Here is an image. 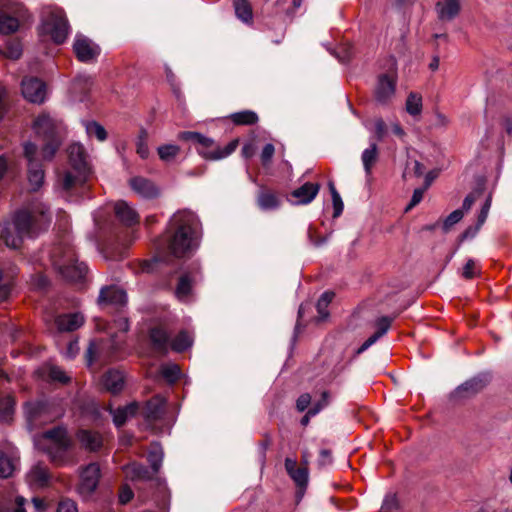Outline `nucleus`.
I'll use <instances>...</instances> for the list:
<instances>
[{
	"label": "nucleus",
	"mask_w": 512,
	"mask_h": 512,
	"mask_svg": "<svg viewBox=\"0 0 512 512\" xmlns=\"http://www.w3.org/2000/svg\"><path fill=\"white\" fill-rule=\"evenodd\" d=\"M19 21L17 17L0 10V34H10L17 31Z\"/></svg>",
	"instance_id": "nucleus-34"
},
{
	"label": "nucleus",
	"mask_w": 512,
	"mask_h": 512,
	"mask_svg": "<svg viewBox=\"0 0 512 512\" xmlns=\"http://www.w3.org/2000/svg\"><path fill=\"white\" fill-rule=\"evenodd\" d=\"M490 207H491V198L488 197L486 199L484 205L482 206V209H481V211H480V213L478 215V221H477L478 227L483 225L484 222L486 221L488 213H489V210H490Z\"/></svg>",
	"instance_id": "nucleus-57"
},
{
	"label": "nucleus",
	"mask_w": 512,
	"mask_h": 512,
	"mask_svg": "<svg viewBox=\"0 0 512 512\" xmlns=\"http://www.w3.org/2000/svg\"><path fill=\"white\" fill-rule=\"evenodd\" d=\"M449 124V119L443 113L436 111L433 126L436 128H445Z\"/></svg>",
	"instance_id": "nucleus-60"
},
{
	"label": "nucleus",
	"mask_w": 512,
	"mask_h": 512,
	"mask_svg": "<svg viewBox=\"0 0 512 512\" xmlns=\"http://www.w3.org/2000/svg\"><path fill=\"white\" fill-rule=\"evenodd\" d=\"M57 512H78V509L74 501L67 499L59 503Z\"/></svg>",
	"instance_id": "nucleus-58"
},
{
	"label": "nucleus",
	"mask_w": 512,
	"mask_h": 512,
	"mask_svg": "<svg viewBox=\"0 0 512 512\" xmlns=\"http://www.w3.org/2000/svg\"><path fill=\"white\" fill-rule=\"evenodd\" d=\"M77 174L66 171L63 176L59 179L60 185L64 191H69L78 184H83L85 181L86 174Z\"/></svg>",
	"instance_id": "nucleus-35"
},
{
	"label": "nucleus",
	"mask_w": 512,
	"mask_h": 512,
	"mask_svg": "<svg viewBox=\"0 0 512 512\" xmlns=\"http://www.w3.org/2000/svg\"><path fill=\"white\" fill-rule=\"evenodd\" d=\"M422 108H423L422 96L419 93L410 92L407 96L406 103H405L406 112L409 115L416 117L421 114Z\"/></svg>",
	"instance_id": "nucleus-31"
},
{
	"label": "nucleus",
	"mask_w": 512,
	"mask_h": 512,
	"mask_svg": "<svg viewBox=\"0 0 512 512\" xmlns=\"http://www.w3.org/2000/svg\"><path fill=\"white\" fill-rule=\"evenodd\" d=\"M74 52L81 62H92L100 54V48L92 40L82 34H77L73 44Z\"/></svg>",
	"instance_id": "nucleus-12"
},
{
	"label": "nucleus",
	"mask_w": 512,
	"mask_h": 512,
	"mask_svg": "<svg viewBox=\"0 0 512 512\" xmlns=\"http://www.w3.org/2000/svg\"><path fill=\"white\" fill-rule=\"evenodd\" d=\"M15 408V399L12 395L0 397V421L9 423L12 420Z\"/></svg>",
	"instance_id": "nucleus-29"
},
{
	"label": "nucleus",
	"mask_w": 512,
	"mask_h": 512,
	"mask_svg": "<svg viewBox=\"0 0 512 512\" xmlns=\"http://www.w3.org/2000/svg\"><path fill=\"white\" fill-rule=\"evenodd\" d=\"M86 133L89 137H96L99 141H104L107 138L105 128L95 121L84 122Z\"/></svg>",
	"instance_id": "nucleus-42"
},
{
	"label": "nucleus",
	"mask_w": 512,
	"mask_h": 512,
	"mask_svg": "<svg viewBox=\"0 0 512 512\" xmlns=\"http://www.w3.org/2000/svg\"><path fill=\"white\" fill-rule=\"evenodd\" d=\"M397 79L395 76L383 74L379 76L375 88L376 101L381 104L388 103L395 94Z\"/></svg>",
	"instance_id": "nucleus-14"
},
{
	"label": "nucleus",
	"mask_w": 512,
	"mask_h": 512,
	"mask_svg": "<svg viewBox=\"0 0 512 512\" xmlns=\"http://www.w3.org/2000/svg\"><path fill=\"white\" fill-rule=\"evenodd\" d=\"M329 404V393L324 391L322 393L321 400L314 403L313 406L309 409L310 415H317L322 409H324Z\"/></svg>",
	"instance_id": "nucleus-51"
},
{
	"label": "nucleus",
	"mask_w": 512,
	"mask_h": 512,
	"mask_svg": "<svg viewBox=\"0 0 512 512\" xmlns=\"http://www.w3.org/2000/svg\"><path fill=\"white\" fill-rule=\"evenodd\" d=\"M137 153L142 159L149 156V148L146 143V131H142L137 141Z\"/></svg>",
	"instance_id": "nucleus-50"
},
{
	"label": "nucleus",
	"mask_w": 512,
	"mask_h": 512,
	"mask_svg": "<svg viewBox=\"0 0 512 512\" xmlns=\"http://www.w3.org/2000/svg\"><path fill=\"white\" fill-rule=\"evenodd\" d=\"M233 5L235 14L239 20L246 24L252 22V9L248 0H234Z\"/></svg>",
	"instance_id": "nucleus-33"
},
{
	"label": "nucleus",
	"mask_w": 512,
	"mask_h": 512,
	"mask_svg": "<svg viewBox=\"0 0 512 512\" xmlns=\"http://www.w3.org/2000/svg\"><path fill=\"white\" fill-rule=\"evenodd\" d=\"M33 129L45 142L42 148L43 159L51 160L62 142V122L50 114L42 113L35 119Z\"/></svg>",
	"instance_id": "nucleus-4"
},
{
	"label": "nucleus",
	"mask_w": 512,
	"mask_h": 512,
	"mask_svg": "<svg viewBox=\"0 0 512 512\" xmlns=\"http://www.w3.org/2000/svg\"><path fill=\"white\" fill-rule=\"evenodd\" d=\"M47 212L48 208L44 204H38L31 212L26 210L15 212L12 219L5 221L0 229V237L6 246L16 249L20 247L24 238L34 237L37 222L50 221Z\"/></svg>",
	"instance_id": "nucleus-2"
},
{
	"label": "nucleus",
	"mask_w": 512,
	"mask_h": 512,
	"mask_svg": "<svg viewBox=\"0 0 512 512\" xmlns=\"http://www.w3.org/2000/svg\"><path fill=\"white\" fill-rule=\"evenodd\" d=\"M164 453L158 443H153L148 452V461L154 473L158 472L163 461Z\"/></svg>",
	"instance_id": "nucleus-37"
},
{
	"label": "nucleus",
	"mask_w": 512,
	"mask_h": 512,
	"mask_svg": "<svg viewBox=\"0 0 512 512\" xmlns=\"http://www.w3.org/2000/svg\"><path fill=\"white\" fill-rule=\"evenodd\" d=\"M320 189L317 183L307 182L291 193L290 202L294 205H306L314 200Z\"/></svg>",
	"instance_id": "nucleus-18"
},
{
	"label": "nucleus",
	"mask_w": 512,
	"mask_h": 512,
	"mask_svg": "<svg viewBox=\"0 0 512 512\" xmlns=\"http://www.w3.org/2000/svg\"><path fill=\"white\" fill-rule=\"evenodd\" d=\"M166 400L160 395H156L146 404L144 416L147 421H156L162 418L165 412Z\"/></svg>",
	"instance_id": "nucleus-26"
},
{
	"label": "nucleus",
	"mask_w": 512,
	"mask_h": 512,
	"mask_svg": "<svg viewBox=\"0 0 512 512\" xmlns=\"http://www.w3.org/2000/svg\"><path fill=\"white\" fill-rule=\"evenodd\" d=\"M464 216V212L461 209H456L451 212L443 223V230L448 231L454 224L458 223Z\"/></svg>",
	"instance_id": "nucleus-48"
},
{
	"label": "nucleus",
	"mask_w": 512,
	"mask_h": 512,
	"mask_svg": "<svg viewBox=\"0 0 512 512\" xmlns=\"http://www.w3.org/2000/svg\"><path fill=\"white\" fill-rule=\"evenodd\" d=\"M192 293V282L188 275L180 277L175 295L181 302H188Z\"/></svg>",
	"instance_id": "nucleus-32"
},
{
	"label": "nucleus",
	"mask_w": 512,
	"mask_h": 512,
	"mask_svg": "<svg viewBox=\"0 0 512 512\" xmlns=\"http://www.w3.org/2000/svg\"><path fill=\"white\" fill-rule=\"evenodd\" d=\"M231 119L237 125H251L258 121V116L254 111L244 110L233 113Z\"/></svg>",
	"instance_id": "nucleus-41"
},
{
	"label": "nucleus",
	"mask_w": 512,
	"mask_h": 512,
	"mask_svg": "<svg viewBox=\"0 0 512 512\" xmlns=\"http://www.w3.org/2000/svg\"><path fill=\"white\" fill-rule=\"evenodd\" d=\"M297 486L305 488L308 483V470L304 467H298L296 470L288 474Z\"/></svg>",
	"instance_id": "nucleus-47"
},
{
	"label": "nucleus",
	"mask_w": 512,
	"mask_h": 512,
	"mask_svg": "<svg viewBox=\"0 0 512 512\" xmlns=\"http://www.w3.org/2000/svg\"><path fill=\"white\" fill-rule=\"evenodd\" d=\"M274 152H275V148H274V145L271 143H267L263 147V150L261 153V161H262L263 165H267L270 163V161L274 155Z\"/></svg>",
	"instance_id": "nucleus-55"
},
{
	"label": "nucleus",
	"mask_w": 512,
	"mask_h": 512,
	"mask_svg": "<svg viewBox=\"0 0 512 512\" xmlns=\"http://www.w3.org/2000/svg\"><path fill=\"white\" fill-rule=\"evenodd\" d=\"M14 471V461L0 451V477L8 478Z\"/></svg>",
	"instance_id": "nucleus-45"
},
{
	"label": "nucleus",
	"mask_w": 512,
	"mask_h": 512,
	"mask_svg": "<svg viewBox=\"0 0 512 512\" xmlns=\"http://www.w3.org/2000/svg\"><path fill=\"white\" fill-rule=\"evenodd\" d=\"M133 498V492L128 487H123L119 494V502L121 504L128 503Z\"/></svg>",
	"instance_id": "nucleus-61"
},
{
	"label": "nucleus",
	"mask_w": 512,
	"mask_h": 512,
	"mask_svg": "<svg viewBox=\"0 0 512 512\" xmlns=\"http://www.w3.org/2000/svg\"><path fill=\"white\" fill-rule=\"evenodd\" d=\"M6 50L4 54L10 58L17 59L21 55V49L18 45L6 47Z\"/></svg>",
	"instance_id": "nucleus-63"
},
{
	"label": "nucleus",
	"mask_w": 512,
	"mask_h": 512,
	"mask_svg": "<svg viewBox=\"0 0 512 512\" xmlns=\"http://www.w3.org/2000/svg\"><path fill=\"white\" fill-rule=\"evenodd\" d=\"M101 476L100 466L96 462L89 463L80 470L79 493L90 496L97 488Z\"/></svg>",
	"instance_id": "nucleus-9"
},
{
	"label": "nucleus",
	"mask_w": 512,
	"mask_h": 512,
	"mask_svg": "<svg viewBox=\"0 0 512 512\" xmlns=\"http://www.w3.org/2000/svg\"><path fill=\"white\" fill-rule=\"evenodd\" d=\"M124 383V375L119 370H108L102 377L104 388L112 394L119 393L123 389Z\"/></svg>",
	"instance_id": "nucleus-23"
},
{
	"label": "nucleus",
	"mask_w": 512,
	"mask_h": 512,
	"mask_svg": "<svg viewBox=\"0 0 512 512\" xmlns=\"http://www.w3.org/2000/svg\"><path fill=\"white\" fill-rule=\"evenodd\" d=\"M163 378L170 384L175 383L181 375L180 367L177 364H166L160 369Z\"/></svg>",
	"instance_id": "nucleus-43"
},
{
	"label": "nucleus",
	"mask_w": 512,
	"mask_h": 512,
	"mask_svg": "<svg viewBox=\"0 0 512 512\" xmlns=\"http://www.w3.org/2000/svg\"><path fill=\"white\" fill-rule=\"evenodd\" d=\"M491 381V374L489 372H482L466 382L459 385L452 396L455 399H464L475 395L480 392Z\"/></svg>",
	"instance_id": "nucleus-11"
},
{
	"label": "nucleus",
	"mask_w": 512,
	"mask_h": 512,
	"mask_svg": "<svg viewBox=\"0 0 512 512\" xmlns=\"http://www.w3.org/2000/svg\"><path fill=\"white\" fill-rule=\"evenodd\" d=\"M114 212L117 218L126 226H132L138 223V213L124 200H120L114 204Z\"/></svg>",
	"instance_id": "nucleus-21"
},
{
	"label": "nucleus",
	"mask_w": 512,
	"mask_h": 512,
	"mask_svg": "<svg viewBox=\"0 0 512 512\" xmlns=\"http://www.w3.org/2000/svg\"><path fill=\"white\" fill-rule=\"evenodd\" d=\"M426 190L427 189H425L424 187L416 188L414 190L411 201L407 207V210L411 209L412 207L416 206L417 204H419L422 201Z\"/></svg>",
	"instance_id": "nucleus-56"
},
{
	"label": "nucleus",
	"mask_w": 512,
	"mask_h": 512,
	"mask_svg": "<svg viewBox=\"0 0 512 512\" xmlns=\"http://www.w3.org/2000/svg\"><path fill=\"white\" fill-rule=\"evenodd\" d=\"M114 325L117 330L120 332H127L129 330V322L128 319L124 316L119 317L114 321Z\"/></svg>",
	"instance_id": "nucleus-62"
},
{
	"label": "nucleus",
	"mask_w": 512,
	"mask_h": 512,
	"mask_svg": "<svg viewBox=\"0 0 512 512\" xmlns=\"http://www.w3.org/2000/svg\"><path fill=\"white\" fill-rule=\"evenodd\" d=\"M178 139L182 141H190L197 145V152L207 160H221L231 155L238 146V140H232L225 147L215 145L212 138L205 135L192 132L183 131L178 134Z\"/></svg>",
	"instance_id": "nucleus-6"
},
{
	"label": "nucleus",
	"mask_w": 512,
	"mask_h": 512,
	"mask_svg": "<svg viewBox=\"0 0 512 512\" xmlns=\"http://www.w3.org/2000/svg\"><path fill=\"white\" fill-rule=\"evenodd\" d=\"M37 147L31 142L24 144V155L28 160V181L32 190H38L44 181V170L42 166L34 161Z\"/></svg>",
	"instance_id": "nucleus-10"
},
{
	"label": "nucleus",
	"mask_w": 512,
	"mask_h": 512,
	"mask_svg": "<svg viewBox=\"0 0 512 512\" xmlns=\"http://www.w3.org/2000/svg\"><path fill=\"white\" fill-rule=\"evenodd\" d=\"M43 438L49 441L45 448L50 460L59 466H73L75 457L69 452L71 439L63 426H57L43 433Z\"/></svg>",
	"instance_id": "nucleus-5"
},
{
	"label": "nucleus",
	"mask_w": 512,
	"mask_h": 512,
	"mask_svg": "<svg viewBox=\"0 0 512 512\" xmlns=\"http://www.w3.org/2000/svg\"><path fill=\"white\" fill-rule=\"evenodd\" d=\"M193 344V337L186 331H181L171 342L170 346L173 351L183 352L189 349Z\"/></svg>",
	"instance_id": "nucleus-36"
},
{
	"label": "nucleus",
	"mask_w": 512,
	"mask_h": 512,
	"mask_svg": "<svg viewBox=\"0 0 512 512\" xmlns=\"http://www.w3.org/2000/svg\"><path fill=\"white\" fill-rule=\"evenodd\" d=\"M478 274L476 263L473 259H469L463 267L462 276L465 279H472Z\"/></svg>",
	"instance_id": "nucleus-54"
},
{
	"label": "nucleus",
	"mask_w": 512,
	"mask_h": 512,
	"mask_svg": "<svg viewBox=\"0 0 512 512\" xmlns=\"http://www.w3.org/2000/svg\"><path fill=\"white\" fill-rule=\"evenodd\" d=\"M334 298V293L330 291L324 292L319 300L317 301L316 308L319 314L318 320L323 321L326 320L329 316V312L327 310L329 304Z\"/></svg>",
	"instance_id": "nucleus-39"
},
{
	"label": "nucleus",
	"mask_w": 512,
	"mask_h": 512,
	"mask_svg": "<svg viewBox=\"0 0 512 512\" xmlns=\"http://www.w3.org/2000/svg\"><path fill=\"white\" fill-rule=\"evenodd\" d=\"M374 128L378 139H382L386 128L385 122L382 119H377L374 123Z\"/></svg>",
	"instance_id": "nucleus-64"
},
{
	"label": "nucleus",
	"mask_w": 512,
	"mask_h": 512,
	"mask_svg": "<svg viewBox=\"0 0 512 512\" xmlns=\"http://www.w3.org/2000/svg\"><path fill=\"white\" fill-rule=\"evenodd\" d=\"M311 403V396L308 393L300 395L296 402V407L299 412L305 411Z\"/></svg>",
	"instance_id": "nucleus-59"
},
{
	"label": "nucleus",
	"mask_w": 512,
	"mask_h": 512,
	"mask_svg": "<svg viewBox=\"0 0 512 512\" xmlns=\"http://www.w3.org/2000/svg\"><path fill=\"white\" fill-rule=\"evenodd\" d=\"M44 253L47 254L53 268L68 281H80L87 273L84 262H78L75 251L68 240H63Z\"/></svg>",
	"instance_id": "nucleus-3"
},
{
	"label": "nucleus",
	"mask_w": 512,
	"mask_h": 512,
	"mask_svg": "<svg viewBox=\"0 0 512 512\" xmlns=\"http://www.w3.org/2000/svg\"><path fill=\"white\" fill-rule=\"evenodd\" d=\"M98 302L100 305L110 304L116 307H124L127 303V294L123 289L116 286L103 287Z\"/></svg>",
	"instance_id": "nucleus-16"
},
{
	"label": "nucleus",
	"mask_w": 512,
	"mask_h": 512,
	"mask_svg": "<svg viewBox=\"0 0 512 512\" xmlns=\"http://www.w3.org/2000/svg\"><path fill=\"white\" fill-rule=\"evenodd\" d=\"M49 376L52 380L54 381H58V382H61V383H66L69 378L68 376L65 374V372L60 369L59 367L57 366H51L50 369H49Z\"/></svg>",
	"instance_id": "nucleus-53"
},
{
	"label": "nucleus",
	"mask_w": 512,
	"mask_h": 512,
	"mask_svg": "<svg viewBox=\"0 0 512 512\" xmlns=\"http://www.w3.org/2000/svg\"><path fill=\"white\" fill-rule=\"evenodd\" d=\"M329 404V393L324 391L322 393L321 400L314 403L313 406L309 409L310 415H317L322 409H324Z\"/></svg>",
	"instance_id": "nucleus-52"
},
{
	"label": "nucleus",
	"mask_w": 512,
	"mask_h": 512,
	"mask_svg": "<svg viewBox=\"0 0 512 512\" xmlns=\"http://www.w3.org/2000/svg\"><path fill=\"white\" fill-rule=\"evenodd\" d=\"M24 415L30 428L44 425L58 417V414L52 412L51 405L42 400L26 402Z\"/></svg>",
	"instance_id": "nucleus-8"
},
{
	"label": "nucleus",
	"mask_w": 512,
	"mask_h": 512,
	"mask_svg": "<svg viewBox=\"0 0 512 512\" xmlns=\"http://www.w3.org/2000/svg\"><path fill=\"white\" fill-rule=\"evenodd\" d=\"M199 219L190 210H180L169 220L166 235L156 243L155 263L168 262V255L180 258L198 247Z\"/></svg>",
	"instance_id": "nucleus-1"
},
{
	"label": "nucleus",
	"mask_w": 512,
	"mask_h": 512,
	"mask_svg": "<svg viewBox=\"0 0 512 512\" xmlns=\"http://www.w3.org/2000/svg\"><path fill=\"white\" fill-rule=\"evenodd\" d=\"M77 439L83 448L89 451H97L101 448L103 440L99 433L81 429L77 433Z\"/></svg>",
	"instance_id": "nucleus-27"
},
{
	"label": "nucleus",
	"mask_w": 512,
	"mask_h": 512,
	"mask_svg": "<svg viewBox=\"0 0 512 512\" xmlns=\"http://www.w3.org/2000/svg\"><path fill=\"white\" fill-rule=\"evenodd\" d=\"M126 475L130 476L133 480H142L150 478L149 470L142 464L132 463L124 468Z\"/></svg>",
	"instance_id": "nucleus-40"
},
{
	"label": "nucleus",
	"mask_w": 512,
	"mask_h": 512,
	"mask_svg": "<svg viewBox=\"0 0 512 512\" xmlns=\"http://www.w3.org/2000/svg\"><path fill=\"white\" fill-rule=\"evenodd\" d=\"M150 341L153 345V348L162 353L167 354L170 346V336L169 334L160 327H154L150 330Z\"/></svg>",
	"instance_id": "nucleus-28"
},
{
	"label": "nucleus",
	"mask_w": 512,
	"mask_h": 512,
	"mask_svg": "<svg viewBox=\"0 0 512 512\" xmlns=\"http://www.w3.org/2000/svg\"><path fill=\"white\" fill-rule=\"evenodd\" d=\"M50 474L46 466L37 463L26 474V481L31 488H44L50 482Z\"/></svg>",
	"instance_id": "nucleus-19"
},
{
	"label": "nucleus",
	"mask_w": 512,
	"mask_h": 512,
	"mask_svg": "<svg viewBox=\"0 0 512 512\" xmlns=\"http://www.w3.org/2000/svg\"><path fill=\"white\" fill-rule=\"evenodd\" d=\"M329 189L331 192L333 208H334L333 216L336 218V217H339L341 215V213L343 212L344 204H343L340 194L337 192L333 182H329Z\"/></svg>",
	"instance_id": "nucleus-46"
},
{
	"label": "nucleus",
	"mask_w": 512,
	"mask_h": 512,
	"mask_svg": "<svg viewBox=\"0 0 512 512\" xmlns=\"http://www.w3.org/2000/svg\"><path fill=\"white\" fill-rule=\"evenodd\" d=\"M67 153L72 168L80 174H87L88 162L84 147L80 143H73L68 147Z\"/></svg>",
	"instance_id": "nucleus-15"
},
{
	"label": "nucleus",
	"mask_w": 512,
	"mask_h": 512,
	"mask_svg": "<svg viewBox=\"0 0 512 512\" xmlns=\"http://www.w3.org/2000/svg\"><path fill=\"white\" fill-rule=\"evenodd\" d=\"M42 31L49 34L55 43H63L70 31L64 11L60 8L51 10L42 22Z\"/></svg>",
	"instance_id": "nucleus-7"
},
{
	"label": "nucleus",
	"mask_w": 512,
	"mask_h": 512,
	"mask_svg": "<svg viewBox=\"0 0 512 512\" xmlns=\"http://www.w3.org/2000/svg\"><path fill=\"white\" fill-rule=\"evenodd\" d=\"M157 151L162 161L169 162L179 154L180 148L177 145L166 144L158 147Z\"/></svg>",
	"instance_id": "nucleus-44"
},
{
	"label": "nucleus",
	"mask_w": 512,
	"mask_h": 512,
	"mask_svg": "<svg viewBox=\"0 0 512 512\" xmlns=\"http://www.w3.org/2000/svg\"><path fill=\"white\" fill-rule=\"evenodd\" d=\"M398 508V500L396 495L388 494L383 500L381 510L383 512H394Z\"/></svg>",
	"instance_id": "nucleus-49"
},
{
	"label": "nucleus",
	"mask_w": 512,
	"mask_h": 512,
	"mask_svg": "<svg viewBox=\"0 0 512 512\" xmlns=\"http://www.w3.org/2000/svg\"><path fill=\"white\" fill-rule=\"evenodd\" d=\"M131 189L142 198H155L159 191L155 184L144 177L136 176L129 180Z\"/></svg>",
	"instance_id": "nucleus-20"
},
{
	"label": "nucleus",
	"mask_w": 512,
	"mask_h": 512,
	"mask_svg": "<svg viewBox=\"0 0 512 512\" xmlns=\"http://www.w3.org/2000/svg\"><path fill=\"white\" fill-rule=\"evenodd\" d=\"M278 197L271 192L262 191L258 195V205L262 210H274L279 207Z\"/></svg>",
	"instance_id": "nucleus-38"
},
{
	"label": "nucleus",
	"mask_w": 512,
	"mask_h": 512,
	"mask_svg": "<svg viewBox=\"0 0 512 512\" xmlns=\"http://www.w3.org/2000/svg\"><path fill=\"white\" fill-rule=\"evenodd\" d=\"M392 320V318H389L387 316L379 318L376 322L377 331L373 335H371L367 340L364 341V343L358 348L357 354L363 353L369 347L375 344L382 336H384L388 332Z\"/></svg>",
	"instance_id": "nucleus-22"
},
{
	"label": "nucleus",
	"mask_w": 512,
	"mask_h": 512,
	"mask_svg": "<svg viewBox=\"0 0 512 512\" xmlns=\"http://www.w3.org/2000/svg\"><path fill=\"white\" fill-rule=\"evenodd\" d=\"M461 11L460 0H438L435 4L437 18L442 22L454 20Z\"/></svg>",
	"instance_id": "nucleus-17"
},
{
	"label": "nucleus",
	"mask_w": 512,
	"mask_h": 512,
	"mask_svg": "<svg viewBox=\"0 0 512 512\" xmlns=\"http://www.w3.org/2000/svg\"><path fill=\"white\" fill-rule=\"evenodd\" d=\"M139 410L138 402H131L123 407H118L113 410L110 408V414L112 415L113 422L117 427H120L126 423V421L134 417Z\"/></svg>",
	"instance_id": "nucleus-24"
},
{
	"label": "nucleus",
	"mask_w": 512,
	"mask_h": 512,
	"mask_svg": "<svg viewBox=\"0 0 512 512\" xmlns=\"http://www.w3.org/2000/svg\"><path fill=\"white\" fill-rule=\"evenodd\" d=\"M84 323L81 313L63 314L56 318V325L59 331L70 332L78 329Z\"/></svg>",
	"instance_id": "nucleus-25"
},
{
	"label": "nucleus",
	"mask_w": 512,
	"mask_h": 512,
	"mask_svg": "<svg viewBox=\"0 0 512 512\" xmlns=\"http://www.w3.org/2000/svg\"><path fill=\"white\" fill-rule=\"evenodd\" d=\"M378 159V150L377 145L375 143H371L368 148H366L361 155V160L363 163V167L366 173V176H370L372 167Z\"/></svg>",
	"instance_id": "nucleus-30"
},
{
	"label": "nucleus",
	"mask_w": 512,
	"mask_h": 512,
	"mask_svg": "<svg viewBox=\"0 0 512 512\" xmlns=\"http://www.w3.org/2000/svg\"><path fill=\"white\" fill-rule=\"evenodd\" d=\"M21 90L24 98L31 103L41 104L47 96L46 85L34 77L23 79Z\"/></svg>",
	"instance_id": "nucleus-13"
}]
</instances>
